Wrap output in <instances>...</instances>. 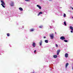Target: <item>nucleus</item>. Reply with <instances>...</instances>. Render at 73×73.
I'll return each instance as SVG.
<instances>
[{"mask_svg":"<svg viewBox=\"0 0 73 73\" xmlns=\"http://www.w3.org/2000/svg\"><path fill=\"white\" fill-rule=\"evenodd\" d=\"M1 2L2 3L1 4V5L3 8H5V6H4L5 5V3L3 1L1 0Z\"/></svg>","mask_w":73,"mask_h":73,"instance_id":"f257e3e1","label":"nucleus"},{"mask_svg":"<svg viewBox=\"0 0 73 73\" xmlns=\"http://www.w3.org/2000/svg\"><path fill=\"white\" fill-rule=\"evenodd\" d=\"M50 37L52 39H53L54 38V36H53V34H52L50 35Z\"/></svg>","mask_w":73,"mask_h":73,"instance_id":"f03ea898","label":"nucleus"},{"mask_svg":"<svg viewBox=\"0 0 73 73\" xmlns=\"http://www.w3.org/2000/svg\"><path fill=\"white\" fill-rule=\"evenodd\" d=\"M60 39L62 40H65V37H64V36H62L60 37Z\"/></svg>","mask_w":73,"mask_h":73,"instance_id":"7ed1b4c3","label":"nucleus"},{"mask_svg":"<svg viewBox=\"0 0 73 73\" xmlns=\"http://www.w3.org/2000/svg\"><path fill=\"white\" fill-rule=\"evenodd\" d=\"M11 7H13L14 6V3L13 1H11Z\"/></svg>","mask_w":73,"mask_h":73,"instance_id":"20e7f679","label":"nucleus"},{"mask_svg":"<svg viewBox=\"0 0 73 73\" xmlns=\"http://www.w3.org/2000/svg\"><path fill=\"white\" fill-rule=\"evenodd\" d=\"M60 51H61V50H57V55H58L59 54V53L60 52Z\"/></svg>","mask_w":73,"mask_h":73,"instance_id":"39448f33","label":"nucleus"},{"mask_svg":"<svg viewBox=\"0 0 73 73\" xmlns=\"http://www.w3.org/2000/svg\"><path fill=\"white\" fill-rule=\"evenodd\" d=\"M65 57L66 58H67V57H68V54L66 53L65 54Z\"/></svg>","mask_w":73,"mask_h":73,"instance_id":"423d86ee","label":"nucleus"},{"mask_svg":"<svg viewBox=\"0 0 73 73\" xmlns=\"http://www.w3.org/2000/svg\"><path fill=\"white\" fill-rule=\"evenodd\" d=\"M32 45L33 47H35L36 46V43L35 42L33 43Z\"/></svg>","mask_w":73,"mask_h":73,"instance_id":"0eeeda50","label":"nucleus"},{"mask_svg":"<svg viewBox=\"0 0 73 73\" xmlns=\"http://www.w3.org/2000/svg\"><path fill=\"white\" fill-rule=\"evenodd\" d=\"M36 6H37V7H38V8H39L40 9H41V6H40V5H36Z\"/></svg>","mask_w":73,"mask_h":73,"instance_id":"6e6552de","label":"nucleus"},{"mask_svg":"<svg viewBox=\"0 0 73 73\" xmlns=\"http://www.w3.org/2000/svg\"><path fill=\"white\" fill-rule=\"evenodd\" d=\"M53 57L54 58H56L57 57V55H54L53 56Z\"/></svg>","mask_w":73,"mask_h":73,"instance_id":"1a4fd4ad","label":"nucleus"},{"mask_svg":"<svg viewBox=\"0 0 73 73\" xmlns=\"http://www.w3.org/2000/svg\"><path fill=\"white\" fill-rule=\"evenodd\" d=\"M19 9L21 11H23V9L21 7H19Z\"/></svg>","mask_w":73,"mask_h":73,"instance_id":"9d476101","label":"nucleus"},{"mask_svg":"<svg viewBox=\"0 0 73 73\" xmlns=\"http://www.w3.org/2000/svg\"><path fill=\"white\" fill-rule=\"evenodd\" d=\"M69 65V63H67L65 65L66 68L68 66V65Z\"/></svg>","mask_w":73,"mask_h":73,"instance_id":"9b49d317","label":"nucleus"},{"mask_svg":"<svg viewBox=\"0 0 73 73\" xmlns=\"http://www.w3.org/2000/svg\"><path fill=\"white\" fill-rule=\"evenodd\" d=\"M70 29L72 30V31H73V27L72 26H70Z\"/></svg>","mask_w":73,"mask_h":73,"instance_id":"f8f14e48","label":"nucleus"},{"mask_svg":"<svg viewBox=\"0 0 73 73\" xmlns=\"http://www.w3.org/2000/svg\"><path fill=\"white\" fill-rule=\"evenodd\" d=\"M34 29H30V31H31V32H33V31H34Z\"/></svg>","mask_w":73,"mask_h":73,"instance_id":"ddd939ff","label":"nucleus"},{"mask_svg":"<svg viewBox=\"0 0 73 73\" xmlns=\"http://www.w3.org/2000/svg\"><path fill=\"white\" fill-rule=\"evenodd\" d=\"M44 41L46 43H48V40H45Z\"/></svg>","mask_w":73,"mask_h":73,"instance_id":"4468645a","label":"nucleus"},{"mask_svg":"<svg viewBox=\"0 0 73 73\" xmlns=\"http://www.w3.org/2000/svg\"><path fill=\"white\" fill-rule=\"evenodd\" d=\"M40 45H41L42 44V40H40V42L39 43Z\"/></svg>","mask_w":73,"mask_h":73,"instance_id":"2eb2a0df","label":"nucleus"},{"mask_svg":"<svg viewBox=\"0 0 73 73\" xmlns=\"http://www.w3.org/2000/svg\"><path fill=\"white\" fill-rule=\"evenodd\" d=\"M7 36H10V34L9 33H8L7 34Z\"/></svg>","mask_w":73,"mask_h":73,"instance_id":"dca6fc26","label":"nucleus"},{"mask_svg":"<svg viewBox=\"0 0 73 73\" xmlns=\"http://www.w3.org/2000/svg\"><path fill=\"white\" fill-rule=\"evenodd\" d=\"M64 24L65 25H66V21H64Z\"/></svg>","mask_w":73,"mask_h":73,"instance_id":"f3484780","label":"nucleus"},{"mask_svg":"<svg viewBox=\"0 0 73 73\" xmlns=\"http://www.w3.org/2000/svg\"><path fill=\"white\" fill-rule=\"evenodd\" d=\"M64 17H66V14L65 13H64Z\"/></svg>","mask_w":73,"mask_h":73,"instance_id":"a211bd4d","label":"nucleus"},{"mask_svg":"<svg viewBox=\"0 0 73 73\" xmlns=\"http://www.w3.org/2000/svg\"><path fill=\"white\" fill-rule=\"evenodd\" d=\"M64 42H68V40H64Z\"/></svg>","mask_w":73,"mask_h":73,"instance_id":"6ab92c4d","label":"nucleus"},{"mask_svg":"<svg viewBox=\"0 0 73 73\" xmlns=\"http://www.w3.org/2000/svg\"><path fill=\"white\" fill-rule=\"evenodd\" d=\"M39 28H42V26H39Z\"/></svg>","mask_w":73,"mask_h":73,"instance_id":"aec40b11","label":"nucleus"},{"mask_svg":"<svg viewBox=\"0 0 73 73\" xmlns=\"http://www.w3.org/2000/svg\"><path fill=\"white\" fill-rule=\"evenodd\" d=\"M25 1H30V0H25Z\"/></svg>","mask_w":73,"mask_h":73,"instance_id":"412c9836","label":"nucleus"},{"mask_svg":"<svg viewBox=\"0 0 73 73\" xmlns=\"http://www.w3.org/2000/svg\"><path fill=\"white\" fill-rule=\"evenodd\" d=\"M39 13H40V14H42V13L41 12H39Z\"/></svg>","mask_w":73,"mask_h":73,"instance_id":"4be33fe9","label":"nucleus"},{"mask_svg":"<svg viewBox=\"0 0 73 73\" xmlns=\"http://www.w3.org/2000/svg\"><path fill=\"white\" fill-rule=\"evenodd\" d=\"M39 15H40V13H39L38 14V16H39Z\"/></svg>","mask_w":73,"mask_h":73,"instance_id":"5701e85b","label":"nucleus"},{"mask_svg":"<svg viewBox=\"0 0 73 73\" xmlns=\"http://www.w3.org/2000/svg\"><path fill=\"white\" fill-rule=\"evenodd\" d=\"M56 47H58V45H57V44H56Z\"/></svg>","mask_w":73,"mask_h":73,"instance_id":"b1692460","label":"nucleus"},{"mask_svg":"<svg viewBox=\"0 0 73 73\" xmlns=\"http://www.w3.org/2000/svg\"><path fill=\"white\" fill-rule=\"evenodd\" d=\"M43 38H46V37H45V36H44Z\"/></svg>","mask_w":73,"mask_h":73,"instance_id":"393cba45","label":"nucleus"},{"mask_svg":"<svg viewBox=\"0 0 73 73\" xmlns=\"http://www.w3.org/2000/svg\"><path fill=\"white\" fill-rule=\"evenodd\" d=\"M36 52V50H34V53H35V52Z\"/></svg>","mask_w":73,"mask_h":73,"instance_id":"a878e982","label":"nucleus"},{"mask_svg":"<svg viewBox=\"0 0 73 73\" xmlns=\"http://www.w3.org/2000/svg\"><path fill=\"white\" fill-rule=\"evenodd\" d=\"M71 33H73V31H71Z\"/></svg>","mask_w":73,"mask_h":73,"instance_id":"bb28decb","label":"nucleus"},{"mask_svg":"<svg viewBox=\"0 0 73 73\" xmlns=\"http://www.w3.org/2000/svg\"><path fill=\"white\" fill-rule=\"evenodd\" d=\"M55 34H57V33L56 32H55Z\"/></svg>","mask_w":73,"mask_h":73,"instance_id":"cd10ccee","label":"nucleus"},{"mask_svg":"<svg viewBox=\"0 0 73 73\" xmlns=\"http://www.w3.org/2000/svg\"><path fill=\"white\" fill-rule=\"evenodd\" d=\"M72 70H73V66H72Z\"/></svg>","mask_w":73,"mask_h":73,"instance_id":"c85d7f7f","label":"nucleus"},{"mask_svg":"<svg viewBox=\"0 0 73 73\" xmlns=\"http://www.w3.org/2000/svg\"><path fill=\"white\" fill-rule=\"evenodd\" d=\"M71 8H72V9L73 10V8L72 7H71Z\"/></svg>","mask_w":73,"mask_h":73,"instance_id":"c756f323","label":"nucleus"}]
</instances>
